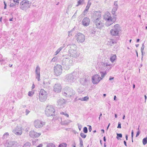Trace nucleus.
<instances>
[{
  "instance_id": "774afa93",
  "label": "nucleus",
  "mask_w": 147,
  "mask_h": 147,
  "mask_svg": "<svg viewBox=\"0 0 147 147\" xmlns=\"http://www.w3.org/2000/svg\"><path fill=\"white\" fill-rule=\"evenodd\" d=\"M73 147H76V144L74 142V144L72 145Z\"/></svg>"
},
{
  "instance_id": "b1692460",
  "label": "nucleus",
  "mask_w": 147,
  "mask_h": 147,
  "mask_svg": "<svg viewBox=\"0 0 147 147\" xmlns=\"http://www.w3.org/2000/svg\"><path fill=\"white\" fill-rule=\"evenodd\" d=\"M116 57V56L115 54L111 55V56L110 57V61L112 63H113L115 60Z\"/></svg>"
},
{
  "instance_id": "5fc2aeb1",
  "label": "nucleus",
  "mask_w": 147,
  "mask_h": 147,
  "mask_svg": "<svg viewBox=\"0 0 147 147\" xmlns=\"http://www.w3.org/2000/svg\"><path fill=\"white\" fill-rule=\"evenodd\" d=\"M77 12V10L76 11V12L74 14V15L72 16V18H73L74 17H76V16Z\"/></svg>"
},
{
  "instance_id": "72a5a7b5",
  "label": "nucleus",
  "mask_w": 147,
  "mask_h": 147,
  "mask_svg": "<svg viewBox=\"0 0 147 147\" xmlns=\"http://www.w3.org/2000/svg\"><path fill=\"white\" fill-rule=\"evenodd\" d=\"M80 147H84L83 145V142L82 139L81 138H80Z\"/></svg>"
},
{
  "instance_id": "412c9836",
  "label": "nucleus",
  "mask_w": 147,
  "mask_h": 147,
  "mask_svg": "<svg viewBox=\"0 0 147 147\" xmlns=\"http://www.w3.org/2000/svg\"><path fill=\"white\" fill-rule=\"evenodd\" d=\"M7 147H18L19 145L16 142L10 141L8 142Z\"/></svg>"
},
{
  "instance_id": "cd10ccee",
  "label": "nucleus",
  "mask_w": 147,
  "mask_h": 147,
  "mask_svg": "<svg viewBox=\"0 0 147 147\" xmlns=\"http://www.w3.org/2000/svg\"><path fill=\"white\" fill-rule=\"evenodd\" d=\"M101 65L105 67H106L107 66H113L112 65H111L110 63H102Z\"/></svg>"
},
{
  "instance_id": "423d86ee",
  "label": "nucleus",
  "mask_w": 147,
  "mask_h": 147,
  "mask_svg": "<svg viewBox=\"0 0 147 147\" xmlns=\"http://www.w3.org/2000/svg\"><path fill=\"white\" fill-rule=\"evenodd\" d=\"M77 73L73 72L72 73L66 75L65 76V80L69 83H71L74 82L76 79Z\"/></svg>"
},
{
  "instance_id": "c9c22d12",
  "label": "nucleus",
  "mask_w": 147,
  "mask_h": 147,
  "mask_svg": "<svg viewBox=\"0 0 147 147\" xmlns=\"http://www.w3.org/2000/svg\"><path fill=\"white\" fill-rule=\"evenodd\" d=\"M34 94V92L32 90L31 91H29L28 94V95L29 96H32Z\"/></svg>"
},
{
  "instance_id": "c85d7f7f",
  "label": "nucleus",
  "mask_w": 147,
  "mask_h": 147,
  "mask_svg": "<svg viewBox=\"0 0 147 147\" xmlns=\"http://www.w3.org/2000/svg\"><path fill=\"white\" fill-rule=\"evenodd\" d=\"M118 8V7H117V6L113 7V8L112 9V13L113 15H114V14L115 13V12L117 10Z\"/></svg>"
},
{
  "instance_id": "c03bdc74",
  "label": "nucleus",
  "mask_w": 147,
  "mask_h": 147,
  "mask_svg": "<svg viewBox=\"0 0 147 147\" xmlns=\"http://www.w3.org/2000/svg\"><path fill=\"white\" fill-rule=\"evenodd\" d=\"M83 131L85 133H86L88 132L87 128L86 127H84L83 128Z\"/></svg>"
},
{
  "instance_id": "bb28decb",
  "label": "nucleus",
  "mask_w": 147,
  "mask_h": 147,
  "mask_svg": "<svg viewBox=\"0 0 147 147\" xmlns=\"http://www.w3.org/2000/svg\"><path fill=\"white\" fill-rule=\"evenodd\" d=\"M64 46H61L58 49L55 53V55H57L61 51V50L64 48Z\"/></svg>"
},
{
  "instance_id": "7c9ffc66",
  "label": "nucleus",
  "mask_w": 147,
  "mask_h": 147,
  "mask_svg": "<svg viewBox=\"0 0 147 147\" xmlns=\"http://www.w3.org/2000/svg\"><path fill=\"white\" fill-rule=\"evenodd\" d=\"M47 147H55V146L54 144L50 143L47 144Z\"/></svg>"
},
{
  "instance_id": "69168bd1",
  "label": "nucleus",
  "mask_w": 147,
  "mask_h": 147,
  "mask_svg": "<svg viewBox=\"0 0 147 147\" xmlns=\"http://www.w3.org/2000/svg\"><path fill=\"white\" fill-rule=\"evenodd\" d=\"M103 140L105 142L106 141V139L105 136H104L103 138Z\"/></svg>"
},
{
  "instance_id": "c756f323",
  "label": "nucleus",
  "mask_w": 147,
  "mask_h": 147,
  "mask_svg": "<svg viewBox=\"0 0 147 147\" xmlns=\"http://www.w3.org/2000/svg\"><path fill=\"white\" fill-rule=\"evenodd\" d=\"M8 136L9 133L8 132L5 133L2 137V139H4L6 138Z\"/></svg>"
},
{
  "instance_id": "aec40b11",
  "label": "nucleus",
  "mask_w": 147,
  "mask_h": 147,
  "mask_svg": "<svg viewBox=\"0 0 147 147\" xmlns=\"http://www.w3.org/2000/svg\"><path fill=\"white\" fill-rule=\"evenodd\" d=\"M29 135L31 137L33 138H35L41 135V134L36 132L34 131H32L30 132Z\"/></svg>"
},
{
  "instance_id": "a878e982",
  "label": "nucleus",
  "mask_w": 147,
  "mask_h": 147,
  "mask_svg": "<svg viewBox=\"0 0 147 147\" xmlns=\"http://www.w3.org/2000/svg\"><path fill=\"white\" fill-rule=\"evenodd\" d=\"M89 80L87 79V78L82 79L81 80V83L83 85L85 84L86 83L88 82Z\"/></svg>"
},
{
  "instance_id": "0e129e2a",
  "label": "nucleus",
  "mask_w": 147,
  "mask_h": 147,
  "mask_svg": "<svg viewBox=\"0 0 147 147\" xmlns=\"http://www.w3.org/2000/svg\"><path fill=\"white\" fill-rule=\"evenodd\" d=\"M144 97H145V102H146V99H147L146 96V95H145L144 96Z\"/></svg>"
},
{
  "instance_id": "de8ad7c7",
  "label": "nucleus",
  "mask_w": 147,
  "mask_h": 147,
  "mask_svg": "<svg viewBox=\"0 0 147 147\" xmlns=\"http://www.w3.org/2000/svg\"><path fill=\"white\" fill-rule=\"evenodd\" d=\"M78 125L79 130L80 131L82 127V125H81L78 123Z\"/></svg>"
},
{
  "instance_id": "0eeeda50",
  "label": "nucleus",
  "mask_w": 147,
  "mask_h": 147,
  "mask_svg": "<svg viewBox=\"0 0 147 147\" xmlns=\"http://www.w3.org/2000/svg\"><path fill=\"white\" fill-rule=\"evenodd\" d=\"M47 92L43 89H41L40 91L39 99L41 102L45 101L47 98Z\"/></svg>"
},
{
  "instance_id": "864d4df0",
  "label": "nucleus",
  "mask_w": 147,
  "mask_h": 147,
  "mask_svg": "<svg viewBox=\"0 0 147 147\" xmlns=\"http://www.w3.org/2000/svg\"><path fill=\"white\" fill-rule=\"evenodd\" d=\"M15 6V5L13 3H11L10 4V7H13Z\"/></svg>"
},
{
  "instance_id": "603ef678",
  "label": "nucleus",
  "mask_w": 147,
  "mask_h": 147,
  "mask_svg": "<svg viewBox=\"0 0 147 147\" xmlns=\"http://www.w3.org/2000/svg\"><path fill=\"white\" fill-rule=\"evenodd\" d=\"M114 7H118L117 5V1H115L114 2Z\"/></svg>"
},
{
  "instance_id": "6e6552de",
  "label": "nucleus",
  "mask_w": 147,
  "mask_h": 147,
  "mask_svg": "<svg viewBox=\"0 0 147 147\" xmlns=\"http://www.w3.org/2000/svg\"><path fill=\"white\" fill-rule=\"evenodd\" d=\"M55 111V109L53 107L52 105H49L46 108L45 114L47 116H51L53 115Z\"/></svg>"
},
{
  "instance_id": "6ab92c4d",
  "label": "nucleus",
  "mask_w": 147,
  "mask_h": 147,
  "mask_svg": "<svg viewBox=\"0 0 147 147\" xmlns=\"http://www.w3.org/2000/svg\"><path fill=\"white\" fill-rule=\"evenodd\" d=\"M90 21V19L86 17L83 19L82 23L83 26H87L89 24Z\"/></svg>"
},
{
  "instance_id": "4d7b16f0",
  "label": "nucleus",
  "mask_w": 147,
  "mask_h": 147,
  "mask_svg": "<svg viewBox=\"0 0 147 147\" xmlns=\"http://www.w3.org/2000/svg\"><path fill=\"white\" fill-rule=\"evenodd\" d=\"M88 130L90 132H91L92 130V127L91 126H90L88 128Z\"/></svg>"
},
{
  "instance_id": "6e6d98bb",
  "label": "nucleus",
  "mask_w": 147,
  "mask_h": 147,
  "mask_svg": "<svg viewBox=\"0 0 147 147\" xmlns=\"http://www.w3.org/2000/svg\"><path fill=\"white\" fill-rule=\"evenodd\" d=\"M131 138H133V136H134V131H133L132 130L131 131Z\"/></svg>"
},
{
  "instance_id": "e433bc0d",
  "label": "nucleus",
  "mask_w": 147,
  "mask_h": 147,
  "mask_svg": "<svg viewBox=\"0 0 147 147\" xmlns=\"http://www.w3.org/2000/svg\"><path fill=\"white\" fill-rule=\"evenodd\" d=\"M144 43H143L142 45V47H141V53H142V56L143 55V50L144 49Z\"/></svg>"
},
{
  "instance_id": "473e14b6",
  "label": "nucleus",
  "mask_w": 147,
  "mask_h": 147,
  "mask_svg": "<svg viewBox=\"0 0 147 147\" xmlns=\"http://www.w3.org/2000/svg\"><path fill=\"white\" fill-rule=\"evenodd\" d=\"M84 0H79L78 2V4L76 5V7L78 6L79 5H81L83 3Z\"/></svg>"
},
{
  "instance_id": "39448f33",
  "label": "nucleus",
  "mask_w": 147,
  "mask_h": 147,
  "mask_svg": "<svg viewBox=\"0 0 147 147\" xmlns=\"http://www.w3.org/2000/svg\"><path fill=\"white\" fill-rule=\"evenodd\" d=\"M76 92L72 88L69 87H66L64 90L63 95L69 98H73L76 95Z\"/></svg>"
},
{
  "instance_id": "5701e85b",
  "label": "nucleus",
  "mask_w": 147,
  "mask_h": 147,
  "mask_svg": "<svg viewBox=\"0 0 147 147\" xmlns=\"http://www.w3.org/2000/svg\"><path fill=\"white\" fill-rule=\"evenodd\" d=\"M50 83L49 82H43V86L44 88H46L47 89L49 88L50 87Z\"/></svg>"
},
{
  "instance_id": "052dcab7",
  "label": "nucleus",
  "mask_w": 147,
  "mask_h": 147,
  "mask_svg": "<svg viewBox=\"0 0 147 147\" xmlns=\"http://www.w3.org/2000/svg\"><path fill=\"white\" fill-rule=\"evenodd\" d=\"M42 144H39L38 146H37L36 147H42Z\"/></svg>"
},
{
  "instance_id": "2f4dec72",
  "label": "nucleus",
  "mask_w": 147,
  "mask_h": 147,
  "mask_svg": "<svg viewBox=\"0 0 147 147\" xmlns=\"http://www.w3.org/2000/svg\"><path fill=\"white\" fill-rule=\"evenodd\" d=\"M143 144L144 145L146 144L147 143V137L144 138L142 140Z\"/></svg>"
},
{
  "instance_id": "4c0bfd02",
  "label": "nucleus",
  "mask_w": 147,
  "mask_h": 147,
  "mask_svg": "<svg viewBox=\"0 0 147 147\" xmlns=\"http://www.w3.org/2000/svg\"><path fill=\"white\" fill-rule=\"evenodd\" d=\"M117 136L116 137V138L118 140L119 139V137L121 138L122 137V135L121 134L117 133Z\"/></svg>"
},
{
  "instance_id": "37998d69",
  "label": "nucleus",
  "mask_w": 147,
  "mask_h": 147,
  "mask_svg": "<svg viewBox=\"0 0 147 147\" xmlns=\"http://www.w3.org/2000/svg\"><path fill=\"white\" fill-rule=\"evenodd\" d=\"M23 147H30V144L29 143H27L24 144Z\"/></svg>"
},
{
  "instance_id": "a211bd4d",
  "label": "nucleus",
  "mask_w": 147,
  "mask_h": 147,
  "mask_svg": "<svg viewBox=\"0 0 147 147\" xmlns=\"http://www.w3.org/2000/svg\"><path fill=\"white\" fill-rule=\"evenodd\" d=\"M40 68L38 65L36 67L35 70L36 78L37 79L38 81L40 80Z\"/></svg>"
},
{
  "instance_id": "58836bf2",
  "label": "nucleus",
  "mask_w": 147,
  "mask_h": 147,
  "mask_svg": "<svg viewBox=\"0 0 147 147\" xmlns=\"http://www.w3.org/2000/svg\"><path fill=\"white\" fill-rule=\"evenodd\" d=\"M57 57H55L52 59L51 61L53 62H55L57 60Z\"/></svg>"
},
{
  "instance_id": "ea45409f",
  "label": "nucleus",
  "mask_w": 147,
  "mask_h": 147,
  "mask_svg": "<svg viewBox=\"0 0 147 147\" xmlns=\"http://www.w3.org/2000/svg\"><path fill=\"white\" fill-rule=\"evenodd\" d=\"M80 135L83 138H86V135L84 133H81L80 134Z\"/></svg>"
},
{
  "instance_id": "f3484780",
  "label": "nucleus",
  "mask_w": 147,
  "mask_h": 147,
  "mask_svg": "<svg viewBox=\"0 0 147 147\" xmlns=\"http://www.w3.org/2000/svg\"><path fill=\"white\" fill-rule=\"evenodd\" d=\"M13 132L17 135L19 136L21 135L22 133L21 127H17L14 129L13 130Z\"/></svg>"
},
{
  "instance_id": "3c124183",
  "label": "nucleus",
  "mask_w": 147,
  "mask_h": 147,
  "mask_svg": "<svg viewBox=\"0 0 147 147\" xmlns=\"http://www.w3.org/2000/svg\"><path fill=\"white\" fill-rule=\"evenodd\" d=\"M117 128H121V123H120L119 122L118 123V125L117 127Z\"/></svg>"
},
{
  "instance_id": "79ce46f5",
  "label": "nucleus",
  "mask_w": 147,
  "mask_h": 147,
  "mask_svg": "<svg viewBox=\"0 0 147 147\" xmlns=\"http://www.w3.org/2000/svg\"><path fill=\"white\" fill-rule=\"evenodd\" d=\"M71 122L72 121L69 120H67L65 121L64 123L65 124L67 125Z\"/></svg>"
},
{
  "instance_id": "a19ab883",
  "label": "nucleus",
  "mask_w": 147,
  "mask_h": 147,
  "mask_svg": "<svg viewBox=\"0 0 147 147\" xmlns=\"http://www.w3.org/2000/svg\"><path fill=\"white\" fill-rule=\"evenodd\" d=\"M89 99V98L88 96H86L84 98H82V101H87Z\"/></svg>"
},
{
  "instance_id": "f8f14e48",
  "label": "nucleus",
  "mask_w": 147,
  "mask_h": 147,
  "mask_svg": "<svg viewBox=\"0 0 147 147\" xmlns=\"http://www.w3.org/2000/svg\"><path fill=\"white\" fill-rule=\"evenodd\" d=\"M75 37L78 42L82 43L85 40L84 35L80 33H78L76 35Z\"/></svg>"
},
{
  "instance_id": "49530a36",
  "label": "nucleus",
  "mask_w": 147,
  "mask_h": 147,
  "mask_svg": "<svg viewBox=\"0 0 147 147\" xmlns=\"http://www.w3.org/2000/svg\"><path fill=\"white\" fill-rule=\"evenodd\" d=\"M68 36L69 37L71 36L72 35V31L71 30L68 31Z\"/></svg>"
},
{
  "instance_id": "f03ea898",
  "label": "nucleus",
  "mask_w": 147,
  "mask_h": 147,
  "mask_svg": "<svg viewBox=\"0 0 147 147\" xmlns=\"http://www.w3.org/2000/svg\"><path fill=\"white\" fill-rule=\"evenodd\" d=\"M64 57L62 60L61 61L60 63L63 66V69L66 70H68L73 64V60L68 57L67 55L63 56Z\"/></svg>"
},
{
  "instance_id": "f704fd0d",
  "label": "nucleus",
  "mask_w": 147,
  "mask_h": 147,
  "mask_svg": "<svg viewBox=\"0 0 147 147\" xmlns=\"http://www.w3.org/2000/svg\"><path fill=\"white\" fill-rule=\"evenodd\" d=\"M60 114L64 115L65 116L67 117H69V115L66 112H60Z\"/></svg>"
},
{
  "instance_id": "20e7f679",
  "label": "nucleus",
  "mask_w": 147,
  "mask_h": 147,
  "mask_svg": "<svg viewBox=\"0 0 147 147\" xmlns=\"http://www.w3.org/2000/svg\"><path fill=\"white\" fill-rule=\"evenodd\" d=\"M104 19L106 21L105 25L108 26L113 24L116 21V19L114 17H111L110 14L108 12L105 13L104 16Z\"/></svg>"
},
{
  "instance_id": "2eb2a0df",
  "label": "nucleus",
  "mask_w": 147,
  "mask_h": 147,
  "mask_svg": "<svg viewBox=\"0 0 147 147\" xmlns=\"http://www.w3.org/2000/svg\"><path fill=\"white\" fill-rule=\"evenodd\" d=\"M62 87L61 84L59 83H56L54 85L53 90L55 92L59 93L61 91Z\"/></svg>"
},
{
  "instance_id": "393cba45",
  "label": "nucleus",
  "mask_w": 147,
  "mask_h": 147,
  "mask_svg": "<svg viewBox=\"0 0 147 147\" xmlns=\"http://www.w3.org/2000/svg\"><path fill=\"white\" fill-rule=\"evenodd\" d=\"M116 42L114 39H111L109 41L108 44L110 46H112L115 43H116Z\"/></svg>"
},
{
  "instance_id": "ddd939ff",
  "label": "nucleus",
  "mask_w": 147,
  "mask_h": 147,
  "mask_svg": "<svg viewBox=\"0 0 147 147\" xmlns=\"http://www.w3.org/2000/svg\"><path fill=\"white\" fill-rule=\"evenodd\" d=\"M102 79L100 75L97 74L93 76L92 77V81L94 84H97Z\"/></svg>"
},
{
  "instance_id": "9b49d317",
  "label": "nucleus",
  "mask_w": 147,
  "mask_h": 147,
  "mask_svg": "<svg viewBox=\"0 0 147 147\" xmlns=\"http://www.w3.org/2000/svg\"><path fill=\"white\" fill-rule=\"evenodd\" d=\"M30 4L28 1H23L20 3V8L23 10H26L29 7Z\"/></svg>"
},
{
  "instance_id": "a18cd8bd",
  "label": "nucleus",
  "mask_w": 147,
  "mask_h": 147,
  "mask_svg": "<svg viewBox=\"0 0 147 147\" xmlns=\"http://www.w3.org/2000/svg\"><path fill=\"white\" fill-rule=\"evenodd\" d=\"M100 73L101 77H102L101 78L102 79V78H103L105 76L106 74V73L103 72H101Z\"/></svg>"
},
{
  "instance_id": "09e8293b",
  "label": "nucleus",
  "mask_w": 147,
  "mask_h": 147,
  "mask_svg": "<svg viewBox=\"0 0 147 147\" xmlns=\"http://www.w3.org/2000/svg\"><path fill=\"white\" fill-rule=\"evenodd\" d=\"M60 145L62 146V147H66L67 144L65 143H63Z\"/></svg>"
},
{
  "instance_id": "1a4fd4ad",
  "label": "nucleus",
  "mask_w": 147,
  "mask_h": 147,
  "mask_svg": "<svg viewBox=\"0 0 147 147\" xmlns=\"http://www.w3.org/2000/svg\"><path fill=\"white\" fill-rule=\"evenodd\" d=\"M120 27L118 24L115 25L110 31L111 34L113 36H117L120 30Z\"/></svg>"
},
{
  "instance_id": "9d476101",
  "label": "nucleus",
  "mask_w": 147,
  "mask_h": 147,
  "mask_svg": "<svg viewBox=\"0 0 147 147\" xmlns=\"http://www.w3.org/2000/svg\"><path fill=\"white\" fill-rule=\"evenodd\" d=\"M54 74L58 76L61 75L62 71V66L60 65H57L54 67Z\"/></svg>"
},
{
  "instance_id": "8fccbe9b",
  "label": "nucleus",
  "mask_w": 147,
  "mask_h": 147,
  "mask_svg": "<svg viewBox=\"0 0 147 147\" xmlns=\"http://www.w3.org/2000/svg\"><path fill=\"white\" fill-rule=\"evenodd\" d=\"M30 112V111H29V110L28 109H26L25 111L26 115H27Z\"/></svg>"
},
{
  "instance_id": "f257e3e1",
  "label": "nucleus",
  "mask_w": 147,
  "mask_h": 147,
  "mask_svg": "<svg viewBox=\"0 0 147 147\" xmlns=\"http://www.w3.org/2000/svg\"><path fill=\"white\" fill-rule=\"evenodd\" d=\"M94 17L95 19L94 22L97 28L101 29L104 25L103 21L101 18V13L100 11H95L94 12Z\"/></svg>"
},
{
  "instance_id": "13d9d810",
  "label": "nucleus",
  "mask_w": 147,
  "mask_h": 147,
  "mask_svg": "<svg viewBox=\"0 0 147 147\" xmlns=\"http://www.w3.org/2000/svg\"><path fill=\"white\" fill-rule=\"evenodd\" d=\"M140 134V131H138L137 132V133L136 137H138L139 136V135Z\"/></svg>"
},
{
  "instance_id": "e2e57ef3",
  "label": "nucleus",
  "mask_w": 147,
  "mask_h": 147,
  "mask_svg": "<svg viewBox=\"0 0 147 147\" xmlns=\"http://www.w3.org/2000/svg\"><path fill=\"white\" fill-rule=\"evenodd\" d=\"M124 145L126 146H127L126 142L125 141H124Z\"/></svg>"
},
{
  "instance_id": "4be33fe9",
  "label": "nucleus",
  "mask_w": 147,
  "mask_h": 147,
  "mask_svg": "<svg viewBox=\"0 0 147 147\" xmlns=\"http://www.w3.org/2000/svg\"><path fill=\"white\" fill-rule=\"evenodd\" d=\"M91 3L90 2V0H89L88 1V3L87 5L85 8V9L84 11V13H85L86 12H87V11H88V10L89 9L91 5Z\"/></svg>"
},
{
  "instance_id": "4468645a",
  "label": "nucleus",
  "mask_w": 147,
  "mask_h": 147,
  "mask_svg": "<svg viewBox=\"0 0 147 147\" xmlns=\"http://www.w3.org/2000/svg\"><path fill=\"white\" fill-rule=\"evenodd\" d=\"M45 124V123L39 120H36L34 121V125L36 128L42 127Z\"/></svg>"
},
{
  "instance_id": "dca6fc26",
  "label": "nucleus",
  "mask_w": 147,
  "mask_h": 147,
  "mask_svg": "<svg viewBox=\"0 0 147 147\" xmlns=\"http://www.w3.org/2000/svg\"><path fill=\"white\" fill-rule=\"evenodd\" d=\"M57 106L59 108H61L64 107L65 104V100L62 98L58 99L57 101Z\"/></svg>"
},
{
  "instance_id": "bf43d9fd",
  "label": "nucleus",
  "mask_w": 147,
  "mask_h": 147,
  "mask_svg": "<svg viewBox=\"0 0 147 147\" xmlns=\"http://www.w3.org/2000/svg\"><path fill=\"white\" fill-rule=\"evenodd\" d=\"M114 79V78L113 77H112L111 76L109 78V80H113Z\"/></svg>"
},
{
  "instance_id": "680f3d73",
  "label": "nucleus",
  "mask_w": 147,
  "mask_h": 147,
  "mask_svg": "<svg viewBox=\"0 0 147 147\" xmlns=\"http://www.w3.org/2000/svg\"><path fill=\"white\" fill-rule=\"evenodd\" d=\"M35 88V85H34L33 84L32 85V89H33Z\"/></svg>"
},
{
  "instance_id": "338daca9",
  "label": "nucleus",
  "mask_w": 147,
  "mask_h": 147,
  "mask_svg": "<svg viewBox=\"0 0 147 147\" xmlns=\"http://www.w3.org/2000/svg\"><path fill=\"white\" fill-rule=\"evenodd\" d=\"M125 138L126 139V140H128V136L127 135H126L125 136Z\"/></svg>"
},
{
  "instance_id": "7ed1b4c3",
  "label": "nucleus",
  "mask_w": 147,
  "mask_h": 147,
  "mask_svg": "<svg viewBox=\"0 0 147 147\" xmlns=\"http://www.w3.org/2000/svg\"><path fill=\"white\" fill-rule=\"evenodd\" d=\"M67 47L70 48L69 53L71 57L76 58L79 56L80 53L76 51L77 47L75 44L68 45Z\"/></svg>"
}]
</instances>
